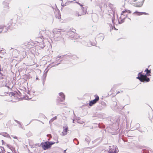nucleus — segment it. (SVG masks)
Masks as SVG:
<instances>
[{
    "label": "nucleus",
    "mask_w": 153,
    "mask_h": 153,
    "mask_svg": "<svg viewBox=\"0 0 153 153\" xmlns=\"http://www.w3.org/2000/svg\"><path fill=\"white\" fill-rule=\"evenodd\" d=\"M3 26H1V25H0V33L2 32V30H1V29L3 27Z\"/></svg>",
    "instance_id": "nucleus-21"
},
{
    "label": "nucleus",
    "mask_w": 153,
    "mask_h": 153,
    "mask_svg": "<svg viewBox=\"0 0 153 153\" xmlns=\"http://www.w3.org/2000/svg\"><path fill=\"white\" fill-rule=\"evenodd\" d=\"M69 35L71 37L75 38L74 37V35L75 34V33H74L73 32L71 31L69 33Z\"/></svg>",
    "instance_id": "nucleus-12"
},
{
    "label": "nucleus",
    "mask_w": 153,
    "mask_h": 153,
    "mask_svg": "<svg viewBox=\"0 0 153 153\" xmlns=\"http://www.w3.org/2000/svg\"><path fill=\"white\" fill-rule=\"evenodd\" d=\"M107 153H118V149L116 146H113L111 147Z\"/></svg>",
    "instance_id": "nucleus-4"
},
{
    "label": "nucleus",
    "mask_w": 153,
    "mask_h": 153,
    "mask_svg": "<svg viewBox=\"0 0 153 153\" xmlns=\"http://www.w3.org/2000/svg\"><path fill=\"white\" fill-rule=\"evenodd\" d=\"M1 26H3V27L2 28L1 30H2V32L5 33L8 30L7 27L6 26H5L4 25H1Z\"/></svg>",
    "instance_id": "nucleus-8"
},
{
    "label": "nucleus",
    "mask_w": 153,
    "mask_h": 153,
    "mask_svg": "<svg viewBox=\"0 0 153 153\" xmlns=\"http://www.w3.org/2000/svg\"><path fill=\"white\" fill-rule=\"evenodd\" d=\"M144 0H143V1H144Z\"/></svg>",
    "instance_id": "nucleus-33"
},
{
    "label": "nucleus",
    "mask_w": 153,
    "mask_h": 153,
    "mask_svg": "<svg viewBox=\"0 0 153 153\" xmlns=\"http://www.w3.org/2000/svg\"><path fill=\"white\" fill-rule=\"evenodd\" d=\"M1 141H2V143H3V142H4V141H3V140H2Z\"/></svg>",
    "instance_id": "nucleus-29"
},
{
    "label": "nucleus",
    "mask_w": 153,
    "mask_h": 153,
    "mask_svg": "<svg viewBox=\"0 0 153 153\" xmlns=\"http://www.w3.org/2000/svg\"><path fill=\"white\" fill-rule=\"evenodd\" d=\"M112 22L113 24H114L115 23L114 20L113 19H112Z\"/></svg>",
    "instance_id": "nucleus-26"
},
{
    "label": "nucleus",
    "mask_w": 153,
    "mask_h": 153,
    "mask_svg": "<svg viewBox=\"0 0 153 153\" xmlns=\"http://www.w3.org/2000/svg\"><path fill=\"white\" fill-rule=\"evenodd\" d=\"M36 79H38V77H36Z\"/></svg>",
    "instance_id": "nucleus-27"
},
{
    "label": "nucleus",
    "mask_w": 153,
    "mask_h": 153,
    "mask_svg": "<svg viewBox=\"0 0 153 153\" xmlns=\"http://www.w3.org/2000/svg\"><path fill=\"white\" fill-rule=\"evenodd\" d=\"M11 137L14 139H17V137L15 136L11 135Z\"/></svg>",
    "instance_id": "nucleus-23"
},
{
    "label": "nucleus",
    "mask_w": 153,
    "mask_h": 153,
    "mask_svg": "<svg viewBox=\"0 0 153 153\" xmlns=\"http://www.w3.org/2000/svg\"><path fill=\"white\" fill-rule=\"evenodd\" d=\"M145 72H146V74L144 75L141 74V73H139L138 75V77L137 78L141 82H143L144 81H146L148 82L149 81V79L147 77V76H149L150 75L149 74L150 73V71L147 68L145 71Z\"/></svg>",
    "instance_id": "nucleus-1"
},
{
    "label": "nucleus",
    "mask_w": 153,
    "mask_h": 153,
    "mask_svg": "<svg viewBox=\"0 0 153 153\" xmlns=\"http://www.w3.org/2000/svg\"><path fill=\"white\" fill-rule=\"evenodd\" d=\"M82 10L83 11V13L81 14V15H84L86 13V11L85 8L84 7H82Z\"/></svg>",
    "instance_id": "nucleus-14"
},
{
    "label": "nucleus",
    "mask_w": 153,
    "mask_h": 153,
    "mask_svg": "<svg viewBox=\"0 0 153 153\" xmlns=\"http://www.w3.org/2000/svg\"><path fill=\"white\" fill-rule=\"evenodd\" d=\"M55 143V142H45L42 143V147L44 150H46L50 148L51 145Z\"/></svg>",
    "instance_id": "nucleus-3"
},
{
    "label": "nucleus",
    "mask_w": 153,
    "mask_h": 153,
    "mask_svg": "<svg viewBox=\"0 0 153 153\" xmlns=\"http://www.w3.org/2000/svg\"><path fill=\"white\" fill-rule=\"evenodd\" d=\"M14 25V24H11V25H12V27H10V25H9L8 26V27H9V28L10 29H13V28H15V27H12V26H13V25Z\"/></svg>",
    "instance_id": "nucleus-19"
},
{
    "label": "nucleus",
    "mask_w": 153,
    "mask_h": 153,
    "mask_svg": "<svg viewBox=\"0 0 153 153\" xmlns=\"http://www.w3.org/2000/svg\"><path fill=\"white\" fill-rule=\"evenodd\" d=\"M126 18V16H124V14H123L122 13L121 14V15L120 18V21H119V23L120 24L124 22V19Z\"/></svg>",
    "instance_id": "nucleus-7"
},
{
    "label": "nucleus",
    "mask_w": 153,
    "mask_h": 153,
    "mask_svg": "<svg viewBox=\"0 0 153 153\" xmlns=\"http://www.w3.org/2000/svg\"><path fill=\"white\" fill-rule=\"evenodd\" d=\"M134 14H136L137 15H142V14H147L145 12H142V13H140V12H138L137 11H136L133 13Z\"/></svg>",
    "instance_id": "nucleus-11"
},
{
    "label": "nucleus",
    "mask_w": 153,
    "mask_h": 153,
    "mask_svg": "<svg viewBox=\"0 0 153 153\" xmlns=\"http://www.w3.org/2000/svg\"><path fill=\"white\" fill-rule=\"evenodd\" d=\"M143 3H140L139 4H137L136 5V7H141L143 5Z\"/></svg>",
    "instance_id": "nucleus-18"
},
{
    "label": "nucleus",
    "mask_w": 153,
    "mask_h": 153,
    "mask_svg": "<svg viewBox=\"0 0 153 153\" xmlns=\"http://www.w3.org/2000/svg\"><path fill=\"white\" fill-rule=\"evenodd\" d=\"M59 95L62 98V101L65 100V96L63 93L62 92H60L59 94Z\"/></svg>",
    "instance_id": "nucleus-10"
},
{
    "label": "nucleus",
    "mask_w": 153,
    "mask_h": 153,
    "mask_svg": "<svg viewBox=\"0 0 153 153\" xmlns=\"http://www.w3.org/2000/svg\"><path fill=\"white\" fill-rule=\"evenodd\" d=\"M56 119V117L55 116L52 118L49 121L50 123L52 122L53 120Z\"/></svg>",
    "instance_id": "nucleus-16"
},
{
    "label": "nucleus",
    "mask_w": 153,
    "mask_h": 153,
    "mask_svg": "<svg viewBox=\"0 0 153 153\" xmlns=\"http://www.w3.org/2000/svg\"><path fill=\"white\" fill-rule=\"evenodd\" d=\"M61 56H60L59 57V58H60V57H61Z\"/></svg>",
    "instance_id": "nucleus-31"
},
{
    "label": "nucleus",
    "mask_w": 153,
    "mask_h": 153,
    "mask_svg": "<svg viewBox=\"0 0 153 153\" xmlns=\"http://www.w3.org/2000/svg\"><path fill=\"white\" fill-rule=\"evenodd\" d=\"M3 4H6V6H7V7L8 6V3L5 2H4L3 3Z\"/></svg>",
    "instance_id": "nucleus-24"
},
{
    "label": "nucleus",
    "mask_w": 153,
    "mask_h": 153,
    "mask_svg": "<svg viewBox=\"0 0 153 153\" xmlns=\"http://www.w3.org/2000/svg\"><path fill=\"white\" fill-rule=\"evenodd\" d=\"M78 4H79L80 5V6H81L82 7V5H81L79 3H78Z\"/></svg>",
    "instance_id": "nucleus-28"
},
{
    "label": "nucleus",
    "mask_w": 153,
    "mask_h": 153,
    "mask_svg": "<svg viewBox=\"0 0 153 153\" xmlns=\"http://www.w3.org/2000/svg\"><path fill=\"white\" fill-rule=\"evenodd\" d=\"M94 96L95 97V99L93 100H91L90 102L89 105L90 106H92L99 100V97L97 95H95Z\"/></svg>",
    "instance_id": "nucleus-5"
},
{
    "label": "nucleus",
    "mask_w": 153,
    "mask_h": 153,
    "mask_svg": "<svg viewBox=\"0 0 153 153\" xmlns=\"http://www.w3.org/2000/svg\"><path fill=\"white\" fill-rule=\"evenodd\" d=\"M55 17L56 19H58L59 20H60L61 19V15L59 12L57 13V15L56 14Z\"/></svg>",
    "instance_id": "nucleus-13"
},
{
    "label": "nucleus",
    "mask_w": 153,
    "mask_h": 153,
    "mask_svg": "<svg viewBox=\"0 0 153 153\" xmlns=\"http://www.w3.org/2000/svg\"><path fill=\"white\" fill-rule=\"evenodd\" d=\"M74 120H73V122L74 123Z\"/></svg>",
    "instance_id": "nucleus-30"
},
{
    "label": "nucleus",
    "mask_w": 153,
    "mask_h": 153,
    "mask_svg": "<svg viewBox=\"0 0 153 153\" xmlns=\"http://www.w3.org/2000/svg\"><path fill=\"white\" fill-rule=\"evenodd\" d=\"M53 33L54 35V39L56 41H59L63 40V39L62 37V35L60 30L56 29H54L53 30Z\"/></svg>",
    "instance_id": "nucleus-2"
},
{
    "label": "nucleus",
    "mask_w": 153,
    "mask_h": 153,
    "mask_svg": "<svg viewBox=\"0 0 153 153\" xmlns=\"http://www.w3.org/2000/svg\"><path fill=\"white\" fill-rule=\"evenodd\" d=\"M123 92V91H118L117 92V94H118L119 93H122Z\"/></svg>",
    "instance_id": "nucleus-25"
},
{
    "label": "nucleus",
    "mask_w": 153,
    "mask_h": 153,
    "mask_svg": "<svg viewBox=\"0 0 153 153\" xmlns=\"http://www.w3.org/2000/svg\"><path fill=\"white\" fill-rule=\"evenodd\" d=\"M68 128V127L67 126H64L63 127V131L62 132V135L63 136H65L67 134Z\"/></svg>",
    "instance_id": "nucleus-6"
},
{
    "label": "nucleus",
    "mask_w": 153,
    "mask_h": 153,
    "mask_svg": "<svg viewBox=\"0 0 153 153\" xmlns=\"http://www.w3.org/2000/svg\"><path fill=\"white\" fill-rule=\"evenodd\" d=\"M122 13L123 14H124L125 16H126V17L127 16V14L128 13H131V12L129 10H125V11H122Z\"/></svg>",
    "instance_id": "nucleus-9"
},
{
    "label": "nucleus",
    "mask_w": 153,
    "mask_h": 153,
    "mask_svg": "<svg viewBox=\"0 0 153 153\" xmlns=\"http://www.w3.org/2000/svg\"><path fill=\"white\" fill-rule=\"evenodd\" d=\"M31 99V98H29L28 99Z\"/></svg>",
    "instance_id": "nucleus-32"
},
{
    "label": "nucleus",
    "mask_w": 153,
    "mask_h": 153,
    "mask_svg": "<svg viewBox=\"0 0 153 153\" xmlns=\"http://www.w3.org/2000/svg\"><path fill=\"white\" fill-rule=\"evenodd\" d=\"M75 15L76 16H80V15H82L81 14H80V15H79V14L78 12H76V14H75Z\"/></svg>",
    "instance_id": "nucleus-22"
},
{
    "label": "nucleus",
    "mask_w": 153,
    "mask_h": 153,
    "mask_svg": "<svg viewBox=\"0 0 153 153\" xmlns=\"http://www.w3.org/2000/svg\"><path fill=\"white\" fill-rule=\"evenodd\" d=\"M2 135L4 137H9L10 138V137L9 136V135H8L6 133H3Z\"/></svg>",
    "instance_id": "nucleus-17"
},
{
    "label": "nucleus",
    "mask_w": 153,
    "mask_h": 153,
    "mask_svg": "<svg viewBox=\"0 0 153 153\" xmlns=\"http://www.w3.org/2000/svg\"><path fill=\"white\" fill-rule=\"evenodd\" d=\"M15 121L16 123H17L18 124H19V127L21 128H23V127H22V126L21 124V123H20V122L16 120H15Z\"/></svg>",
    "instance_id": "nucleus-15"
},
{
    "label": "nucleus",
    "mask_w": 153,
    "mask_h": 153,
    "mask_svg": "<svg viewBox=\"0 0 153 153\" xmlns=\"http://www.w3.org/2000/svg\"><path fill=\"white\" fill-rule=\"evenodd\" d=\"M47 72L46 71V73L45 74H44L43 76V80H44V79H45V77H46V76H47Z\"/></svg>",
    "instance_id": "nucleus-20"
}]
</instances>
